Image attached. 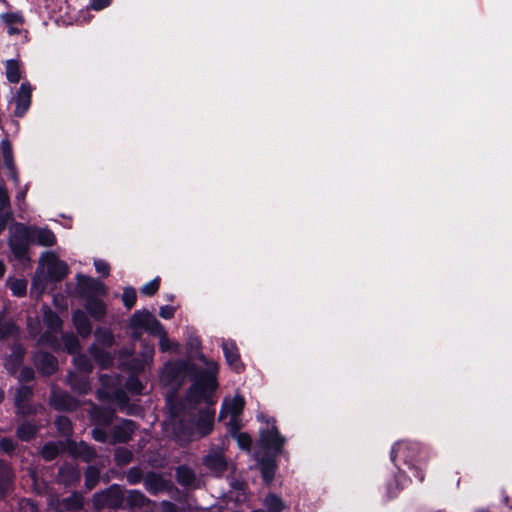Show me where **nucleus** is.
Returning <instances> with one entry per match:
<instances>
[{"instance_id": "1", "label": "nucleus", "mask_w": 512, "mask_h": 512, "mask_svg": "<svg viewBox=\"0 0 512 512\" xmlns=\"http://www.w3.org/2000/svg\"><path fill=\"white\" fill-rule=\"evenodd\" d=\"M199 359L205 363L206 368H200L194 363L195 370H191L189 378L191 385L187 390L186 400L193 406H197L202 402L213 404V396L217 390L219 364L215 361L208 360L205 355L201 354Z\"/></svg>"}, {"instance_id": "2", "label": "nucleus", "mask_w": 512, "mask_h": 512, "mask_svg": "<svg viewBox=\"0 0 512 512\" xmlns=\"http://www.w3.org/2000/svg\"><path fill=\"white\" fill-rule=\"evenodd\" d=\"M400 456L403 458V462L413 472V476L423 481L424 474L422 470L417 466L425 459V449L417 442H397L392 446L390 452V459L397 466L396 458Z\"/></svg>"}, {"instance_id": "3", "label": "nucleus", "mask_w": 512, "mask_h": 512, "mask_svg": "<svg viewBox=\"0 0 512 512\" xmlns=\"http://www.w3.org/2000/svg\"><path fill=\"white\" fill-rule=\"evenodd\" d=\"M31 232V226L19 222L15 223L10 231L8 246L14 258L20 262H30L31 260L29 255L30 244L33 241Z\"/></svg>"}, {"instance_id": "4", "label": "nucleus", "mask_w": 512, "mask_h": 512, "mask_svg": "<svg viewBox=\"0 0 512 512\" xmlns=\"http://www.w3.org/2000/svg\"><path fill=\"white\" fill-rule=\"evenodd\" d=\"M45 254L48 255L47 273L42 278L36 274L32 280V290H39V294L46 289L48 283H59L69 274V267L65 261L51 252Z\"/></svg>"}, {"instance_id": "5", "label": "nucleus", "mask_w": 512, "mask_h": 512, "mask_svg": "<svg viewBox=\"0 0 512 512\" xmlns=\"http://www.w3.org/2000/svg\"><path fill=\"white\" fill-rule=\"evenodd\" d=\"M124 500L125 495L123 487L115 483L94 493L92 497L93 507L96 510H102L104 508L114 510L123 508Z\"/></svg>"}, {"instance_id": "6", "label": "nucleus", "mask_w": 512, "mask_h": 512, "mask_svg": "<svg viewBox=\"0 0 512 512\" xmlns=\"http://www.w3.org/2000/svg\"><path fill=\"white\" fill-rule=\"evenodd\" d=\"M77 292L80 298L87 300L94 297H105L108 294V287L97 278L77 274Z\"/></svg>"}, {"instance_id": "7", "label": "nucleus", "mask_w": 512, "mask_h": 512, "mask_svg": "<svg viewBox=\"0 0 512 512\" xmlns=\"http://www.w3.org/2000/svg\"><path fill=\"white\" fill-rule=\"evenodd\" d=\"M267 423H271V428L261 430L260 442L265 451H271L278 457L283 451L286 439L280 434L274 418L268 420Z\"/></svg>"}, {"instance_id": "8", "label": "nucleus", "mask_w": 512, "mask_h": 512, "mask_svg": "<svg viewBox=\"0 0 512 512\" xmlns=\"http://www.w3.org/2000/svg\"><path fill=\"white\" fill-rule=\"evenodd\" d=\"M62 451L67 452L74 459H81L86 463H90L97 458L95 448L85 441L76 442L73 439L60 441Z\"/></svg>"}, {"instance_id": "9", "label": "nucleus", "mask_w": 512, "mask_h": 512, "mask_svg": "<svg viewBox=\"0 0 512 512\" xmlns=\"http://www.w3.org/2000/svg\"><path fill=\"white\" fill-rule=\"evenodd\" d=\"M129 328L144 329L149 334L159 333L162 323L147 309L136 310L129 319Z\"/></svg>"}, {"instance_id": "10", "label": "nucleus", "mask_w": 512, "mask_h": 512, "mask_svg": "<svg viewBox=\"0 0 512 512\" xmlns=\"http://www.w3.org/2000/svg\"><path fill=\"white\" fill-rule=\"evenodd\" d=\"M137 429V422L131 419L122 418L119 423L112 427L109 443L112 445L126 444L132 440Z\"/></svg>"}, {"instance_id": "11", "label": "nucleus", "mask_w": 512, "mask_h": 512, "mask_svg": "<svg viewBox=\"0 0 512 512\" xmlns=\"http://www.w3.org/2000/svg\"><path fill=\"white\" fill-rule=\"evenodd\" d=\"M144 487L151 495L156 496L160 492H179V489L171 480L164 478L160 473L150 471L144 477Z\"/></svg>"}, {"instance_id": "12", "label": "nucleus", "mask_w": 512, "mask_h": 512, "mask_svg": "<svg viewBox=\"0 0 512 512\" xmlns=\"http://www.w3.org/2000/svg\"><path fill=\"white\" fill-rule=\"evenodd\" d=\"M33 364L42 377H50L59 369L57 357L47 351L39 350L32 358Z\"/></svg>"}, {"instance_id": "13", "label": "nucleus", "mask_w": 512, "mask_h": 512, "mask_svg": "<svg viewBox=\"0 0 512 512\" xmlns=\"http://www.w3.org/2000/svg\"><path fill=\"white\" fill-rule=\"evenodd\" d=\"M34 395L33 387L27 385H21L16 389L14 395V406L16 408V414L21 416H29L35 413V409L28 402Z\"/></svg>"}, {"instance_id": "14", "label": "nucleus", "mask_w": 512, "mask_h": 512, "mask_svg": "<svg viewBox=\"0 0 512 512\" xmlns=\"http://www.w3.org/2000/svg\"><path fill=\"white\" fill-rule=\"evenodd\" d=\"M50 405L59 412H73L78 408V401L66 391L52 390Z\"/></svg>"}, {"instance_id": "15", "label": "nucleus", "mask_w": 512, "mask_h": 512, "mask_svg": "<svg viewBox=\"0 0 512 512\" xmlns=\"http://www.w3.org/2000/svg\"><path fill=\"white\" fill-rule=\"evenodd\" d=\"M261 477L266 484L273 482L278 469L277 456L271 451H264L263 455L257 461Z\"/></svg>"}, {"instance_id": "16", "label": "nucleus", "mask_w": 512, "mask_h": 512, "mask_svg": "<svg viewBox=\"0 0 512 512\" xmlns=\"http://www.w3.org/2000/svg\"><path fill=\"white\" fill-rule=\"evenodd\" d=\"M15 473L10 463L0 458V501L7 498L14 489Z\"/></svg>"}, {"instance_id": "17", "label": "nucleus", "mask_w": 512, "mask_h": 512, "mask_svg": "<svg viewBox=\"0 0 512 512\" xmlns=\"http://www.w3.org/2000/svg\"><path fill=\"white\" fill-rule=\"evenodd\" d=\"M58 483L65 487H76L81 480V472L77 465L65 462L57 473Z\"/></svg>"}, {"instance_id": "18", "label": "nucleus", "mask_w": 512, "mask_h": 512, "mask_svg": "<svg viewBox=\"0 0 512 512\" xmlns=\"http://www.w3.org/2000/svg\"><path fill=\"white\" fill-rule=\"evenodd\" d=\"M32 100V86L29 82H23L17 92L15 98V110L14 115L22 118L31 106Z\"/></svg>"}, {"instance_id": "19", "label": "nucleus", "mask_w": 512, "mask_h": 512, "mask_svg": "<svg viewBox=\"0 0 512 512\" xmlns=\"http://www.w3.org/2000/svg\"><path fill=\"white\" fill-rule=\"evenodd\" d=\"M223 354L228 366L235 373H241L245 369V365L241 361L239 349L233 340L223 341Z\"/></svg>"}, {"instance_id": "20", "label": "nucleus", "mask_w": 512, "mask_h": 512, "mask_svg": "<svg viewBox=\"0 0 512 512\" xmlns=\"http://www.w3.org/2000/svg\"><path fill=\"white\" fill-rule=\"evenodd\" d=\"M215 411L209 409H201L197 418H194L195 430L202 437L208 436L214 427Z\"/></svg>"}, {"instance_id": "21", "label": "nucleus", "mask_w": 512, "mask_h": 512, "mask_svg": "<svg viewBox=\"0 0 512 512\" xmlns=\"http://www.w3.org/2000/svg\"><path fill=\"white\" fill-rule=\"evenodd\" d=\"M31 230L32 243L43 247H52L57 243L56 236L51 229L31 226Z\"/></svg>"}, {"instance_id": "22", "label": "nucleus", "mask_w": 512, "mask_h": 512, "mask_svg": "<svg viewBox=\"0 0 512 512\" xmlns=\"http://www.w3.org/2000/svg\"><path fill=\"white\" fill-rule=\"evenodd\" d=\"M72 323L78 334L85 338L92 333V324L88 315L81 309L72 313Z\"/></svg>"}, {"instance_id": "23", "label": "nucleus", "mask_w": 512, "mask_h": 512, "mask_svg": "<svg viewBox=\"0 0 512 512\" xmlns=\"http://www.w3.org/2000/svg\"><path fill=\"white\" fill-rule=\"evenodd\" d=\"M84 307L88 315L96 321H102L107 315V305L99 297L85 300Z\"/></svg>"}, {"instance_id": "24", "label": "nucleus", "mask_w": 512, "mask_h": 512, "mask_svg": "<svg viewBox=\"0 0 512 512\" xmlns=\"http://www.w3.org/2000/svg\"><path fill=\"white\" fill-rule=\"evenodd\" d=\"M175 479L176 482L184 488H198V486L195 485L196 473L187 465H180L176 468Z\"/></svg>"}, {"instance_id": "25", "label": "nucleus", "mask_w": 512, "mask_h": 512, "mask_svg": "<svg viewBox=\"0 0 512 512\" xmlns=\"http://www.w3.org/2000/svg\"><path fill=\"white\" fill-rule=\"evenodd\" d=\"M203 463L210 471L218 475L223 474L228 468L226 458L222 453L208 454Z\"/></svg>"}, {"instance_id": "26", "label": "nucleus", "mask_w": 512, "mask_h": 512, "mask_svg": "<svg viewBox=\"0 0 512 512\" xmlns=\"http://www.w3.org/2000/svg\"><path fill=\"white\" fill-rule=\"evenodd\" d=\"M124 502L123 508L135 510L148 506L150 499L139 490H129Z\"/></svg>"}, {"instance_id": "27", "label": "nucleus", "mask_w": 512, "mask_h": 512, "mask_svg": "<svg viewBox=\"0 0 512 512\" xmlns=\"http://www.w3.org/2000/svg\"><path fill=\"white\" fill-rule=\"evenodd\" d=\"M90 354L101 369H109L113 366V356L105 348L93 344L90 347Z\"/></svg>"}, {"instance_id": "28", "label": "nucleus", "mask_w": 512, "mask_h": 512, "mask_svg": "<svg viewBox=\"0 0 512 512\" xmlns=\"http://www.w3.org/2000/svg\"><path fill=\"white\" fill-rule=\"evenodd\" d=\"M1 21L7 25L8 34L9 35H18L21 33V30L15 25H23L25 23V19L21 12H6L0 15Z\"/></svg>"}, {"instance_id": "29", "label": "nucleus", "mask_w": 512, "mask_h": 512, "mask_svg": "<svg viewBox=\"0 0 512 512\" xmlns=\"http://www.w3.org/2000/svg\"><path fill=\"white\" fill-rule=\"evenodd\" d=\"M39 429L34 421L25 420L17 426L16 436L23 442H30L37 436Z\"/></svg>"}, {"instance_id": "30", "label": "nucleus", "mask_w": 512, "mask_h": 512, "mask_svg": "<svg viewBox=\"0 0 512 512\" xmlns=\"http://www.w3.org/2000/svg\"><path fill=\"white\" fill-rule=\"evenodd\" d=\"M191 370H195L193 362L180 360L175 363H168L166 373L169 380L173 381L182 374H185L189 377Z\"/></svg>"}, {"instance_id": "31", "label": "nucleus", "mask_w": 512, "mask_h": 512, "mask_svg": "<svg viewBox=\"0 0 512 512\" xmlns=\"http://www.w3.org/2000/svg\"><path fill=\"white\" fill-rule=\"evenodd\" d=\"M245 400L242 396L236 395L233 399L227 400L225 399L222 404V409L220 411V418L223 417L224 410L229 412L232 416V420L240 416L244 410Z\"/></svg>"}, {"instance_id": "32", "label": "nucleus", "mask_w": 512, "mask_h": 512, "mask_svg": "<svg viewBox=\"0 0 512 512\" xmlns=\"http://www.w3.org/2000/svg\"><path fill=\"white\" fill-rule=\"evenodd\" d=\"M94 337L99 347L111 348L115 344L114 334L109 328L97 327L94 331Z\"/></svg>"}, {"instance_id": "33", "label": "nucleus", "mask_w": 512, "mask_h": 512, "mask_svg": "<svg viewBox=\"0 0 512 512\" xmlns=\"http://www.w3.org/2000/svg\"><path fill=\"white\" fill-rule=\"evenodd\" d=\"M101 469L96 465H88L84 472V484L87 490L94 489L100 481Z\"/></svg>"}, {"instance_id": "34", "label": "nucleus", "mask_w": 512, "mask_h": 512, "mask_svg": "<svg viewBox=\"0 0 512 512\" xmlns=\"http://www.w3.org/2000/svg\"><path fill=\"white\" fill-rule=\"evenodd\" d=\"M61 451L62 447L60 442L49 441L42 446L40 455L46 462H51L60 455Z\"/></svg>"}, {"instance_id": "35", "label": "nucleus", "mask_w": 512, "mask_h": 512, "mask_svg": "<svg viewBox=\"0 0 512 512\" xmlns=\"http://www.w3.org/2000/svg\"><path fill=\"white\" fill-rule=\"evenodd\" d=\"M63 350L70 355H76L81 350L80 341L72 333H65L62 335Z\"/></svg>"}, {"instance_id": "36", "label": "nucleus", "mask_w": 512, "mask_h": 512, "mask_svg": "<svg viewBox=\"0 0 512 512\" xmlns=\"http://www.w3.org/2000/svg\"><path fill=\"white\" fill-rule=\"evenodd\" d=\"M239 426L235 423L232 427L231 434L236 438L237 444L241 450L250 451L252 446L251 436L246 432H238Z\"/></svg>"}, {"instance_id": "37", "label": "nucleus", "mask_w": 512, "mask_h": 512, "mask_svg": "<svg viewBox=\"0 0 512 512\" xmlns=\"http://www.w3.org/2000/svg\"><path fill=\"white\" fill-rule=\"evenodd\" d=\"M63 503L68 511L77 512L83 509L84 500L79 492H73L71 495L63 500Z\"/></svg>"}, {"instance_id": "38", "label": "nucleus", "mask_w": 512, "mask_h": 512, "mask_svg": "<svg viewBox=\"0 0 512 512\" xmlns=\"http://www.w3.org/2000/svg\"><path fill=\"white\" fill-rule=\"evenodd\" d=\"M133 453L126 447H117L114 450V461L117 466H125L128 465L133 460Z\"/></svg>"}, {"instance_id": "39", "label": "nucleus", "mask_w": 512, "mask_h": 512, "mask_svg": "<svg viewBox=\"0 0 512 512\" xmlns=\"http://www.w3.org/2000/svg\"><path fill=\"white\" fill-rule=\"evenodd\" d=\"M176 434L179 436L190 437L195 431L194 417L189 420L180 419L175 426Z\"/></svg>"}, {"instance_id": "40", "label": "nucleus", "mask_w": 512, "mask_h": 512, "mask_svg": "<svg viewBox=\"0 0 512 512\" xmlns=\"http://www.w3.org/2000/svg\"><path fill=\"white\" fill-rule=\"evenodd\" d=\"M6 78L10 83H18L21 79L19 63L15 59L6 61Z\"/></svg>"}, {"instance_id": "41", "label": "nucleus", "mask_w": 512, "mask_h": 512, "mask_svg": "<svg viewBox=\"0 0 512 512\" xmlns=\"http://www.w3.org/2000/svg\"><path fill=\"white\" fill-rule=\"evenodd\" d=\"M230 492H235V501L241 502L246 499L247 483L242 479L232 478L230 481Z\"/></svg>"}, {"instance_id": "42", "label": "nucleus", "mask_w": 512, "mask_h": 512, "mask_svg": "<svg viewBox=\"0 0 512 512\" xmlns=\"http://www.w3.org/2000/svg\"><path fill=\"white\" fill-rule=\"evenodd\" d=\"M54 425L62 436L69 437L73 432L72 422L67 416L58 415L55 418Z\"/></svg>"}, {"instance_id": "43", "label": "nucleus", "mask_w": 512, "mask_h": 512, "mask_svg": "<svg viewBox=\"0 0 512 512\" xmlns=\"http://www.w3.org/2000/svg\"><path fill=\"white\" fill-rule=\"evenodd\" d=\"M152 336H158L159 337V349L161 352L165 353L168 351L176 350L178 345L177 343L171 342L167 336V332L164 329V326L162 325L161 331L159 333H152Z\"/></svg>"}, {"instance_id": "44", "label": "nucleus", "mask_w": 512, "mask_h": 512, "mask_svg": "<svg viewBox=\"0 0 512 512\" xmlns=\"http://www.w3.org/2000/svg\"><path fill=\"white\" fill-rule=\"evenodd\" d=\"M12 294L16 297H23L27 292V281L25 279L13 278L7 282Z\"/></svg>"}, {"instance_id": "45", "label": "nucleus", "mask_w": 512, "mask_h": 512, "mask_svg": "<svg viewBox=\"0 0 512 512\" xmlns=\"http://www.w3.org/2000/svg\"><path fill=\"white\" fill-rule=\"evenodd\" d=\"M73 363L75 368L82 373H91L93 370V365L90 359L80 352L74 356Z\"/></svg>"}, {"instance_id": "46", "label": "nucleus", "mask_w": 512, "mask_h": 512, "mask_svg": "<svg viewBox=\"0 0 512 512\" xmlns=\"http://www.w3.org/2000/svg\"><path fill=\"white\" fill-rule=\"evenodd\" d=\"M267 512H282L285 505L283 500L276 494L269 493L265 499Z\"/></svg>"}, {"instance_id": "47", "label": "nucleus", "mask_w": 512, "mask_h": 512, "mask_svg": "<svg viewBox=\"0 0 512 512\" xmlns=\"http://www.w3.org/2000/svg\"><path fill=\"white\" fill-rule=\"evenodd\" d=\"M122 301L127 310H130L135 306L137 294L134 287L128 286L123 289Z\"/></svg>"}, {"instance_id": "48", "label": "nucleus", "mask_w": 512, "mask_h": 512, "mask_svg": "<svg viewBox=\"0 0 512 512\" xmlns=\"http://www.w3.org/2000/svg\"><path fill=\"white\" fill-rule=\"evenodd\" d=\"M160 281H161L160 277L157 276L154 279H152L151 281H149L148 283H146L140 289L141 294L148 296V297L154 296L160 288Z\"/></svg>"}, {"instance_id": "49", "label": "nucleus", "mask_w": 512, "mask_h": 512, "mask_svg": "<svg viewBox=\"0 0 512 512\" xmlns=\"http://www.w3.org/2000/svg\"><path fill=\"white\" fill-rule=\"evenodd\" d=\"M25 350L21 344H16L12 348V353L9 356V362L15 363V369H18L23 362Z\"/></svg>"}, {"instance_id": "50", "label": "nucleus", "mask_w": 512, "mask_h": 512, "mask_svg": "<svg viewBox=\"0 0 512 512\" xmlns=\"http://www.w3.org/2000/svg\"><path fill=\"white\" fill-rule=\"evenodd\" d=\"M127 482L131 485H136L142 480L144 481L143 471L138 466L131 467L126 474Z\"/></svg>"}, {"instance_id": "51", "label": "nucleus", "mask_w": 512, "mask_h": 512, "mask_svg": "<svg viewBox=\"0 0 512 512\" xmlns=\"http://www.w3.org/2000/svg\"><path fill=\"white\" fill-rule=\"evenodd\" d=\"M2 154L6 167H12L14 164L12 145L8 139L2 141Z\"/></svg>"}, {"instance_id": "52", "label": "nucleus", "mask_w": 512, "mask_h": 512, "mask_svg": "<svg viewBox=\"0 0 512 512\" xmlns=\"http://www.w3.org/2000/svg\"><path fill=\"white\" fill-rule=\"evenodd\" d=\"M17 448V443L10 437H3L0 439V450L9 457L14 456Z\"/></svg>"}, {"instance_id": "53", "label": "nucleus", "mask_w": 512, "mask_h": 512, "mask_svg": "<svg viewBox=\"0 0 512 512\" xmlns=\"http://www.w3.org/2000/svg\"><path fill=\"white\" fill-rule=\"evenodd\" d=\"M96 421L104 426H109L115 418V412L111 409H105L97 412Z\"/></svg>"}, {"instance_id": "54", "label": "nucleus", "mask_w": 512, "mask_h": 512, "mask_svg": "<svg viewBox=\"0 0 512 512\" xmlns=\"http://www.w3.org/2000/svg\"><path fill=\"white\" fill-rule=\"evenodd\" d=\"M12 213L10 210V198L4 186H0V214Z\"/></svg>"}, {"instance_id": "55", "label": "nucleus", "mask_w": 512, "mask_h": 512, "mask_svg": "<svg viewBox=\"0 0 512 512\" xmlns=\"http://www.w3.org/2000/svg\"><path fill=\"white\" fill-rule=\"evenodd\" d=\"M126 388L131 393L140 395L144 388L142 382L137 377H130L126 382Z\"/></svg>"}, {"instance_id": "56", "label": "nucleus", "mask_w": 512, "mask_h": 512, "mask_svg": "<svg viewBox=\"0 0 512 512\" xmlns=\"http://www.w3.org/2000/svg\"><path fill=\"white\" fill-rule=\"evenodd\" d=\"M40 342L44 344H48L54 351L60 350V343L58 338L50 333H43L40 337Z\"/></svg>"}, {"instance_id": "57", "label": "nucleus", "mask_w": 512, "mask_h": 512, "mask_svg": "<svg viewBox=\"0 0 512 512\" xmlns=\"http://www.w3.org/2000/svg\"><path fill=\"white\" fill-rule=\"evenodd\" d=\"M35 379V371L33 368L29 366H24L21 368L20 373L18 375L19 382L29 383Z\"/></svg>"}, {"instance_id": "58", "label": "nucleus", "mask_w": 512, "mask_h": 512, "mask_svg": "<svg viewBox=\"0 0 512 512\" xmlns=\"http://www.w3.org/2000/svg\"><path fill=\"white\" fill-rule=\"evenodd\" d=\"M45 322L49 328H60L62 326L61 318L51 310L45 314Z\"/></svg>"}, {"instance_id": "59", "label": "nucleus", "mask_w": 512, "mask_h": 512, "mask_svg": "<svg viewBox=\"0 0 512 512\" xmlns=\"http://www.w3.org/2000/svg\"><path fill=\"white\" fill-rule=\"evenodd\" d=\"M15 328V324H13L12 322L0 321V340H6L10 336H12Z\"/></svg>"}, {"instance_id": "60", "label": "nucleus", "mask_w": 512, "mask_h": 512, "mask_svg": "<svg viewBox=\"0 0 512 512\" xmlns=\"http://www.w3.org/2000/svg\"><path fill=\"white\" fill-rule=\"evenodd\" d=\"M95 270L102 277H108L110 274V265L104 260L97 259L94 261Z\"/></svg>"}, {"instance_id": "61", "label": "nucleus", "mask_w": 512, "mask_h": 512, "mask_svg": "<svg viewBox=\"0 0 512 512\" xmlns=\"http://www.w3.org/2000/svg\"><path fill=\"white\" fill-rule=\"evenodd\" d=\"M92 437L95 441L100 443H106L108 441V434L102 428H93L91 431Z\"/></svg>"}, {"instance_id": "62", "label": "nucleus", "mask_w": 512, "mask_h": 512, "mask_svg": "<svg viewBox=\"0 0 512 512\" xmlns=\"http://www.w3.org/2000/svg\"><path fill=\"white\" fill-rule=\"evenodd\" d=\"M176 312V308L170 305H164L160 307L159 316L165 320L172 319Z\"/></svg>"}, {"instance_id": "63", "label": "nucleus", "mask_w": 512, "mask_h": 512, "mask_svg": "<svg viewBox=\"0 0 512 512\" xmlns=\"http://www.w3.org/2000/svg\"><path fill=\"white\" fill-rule=\"evenodd\" d=\"M111 3L112 0H90L89 8L94 11H101L109 7Z\"/></svg>"}, {"instance_id": "64", "label": "nucleus", "mask_w": 512, "mask_h": 512, "mask_svg": "<svg viewBox=\"0 0 512 512\" xmlns=\"http://www.w3.org/2000/svg\"><path fill=\"white\" fill-rule=\"evenodd\" d=\"M162 512H178V507L173 502L164 500L161 502Z\"/></svg>"}]
</instances>
